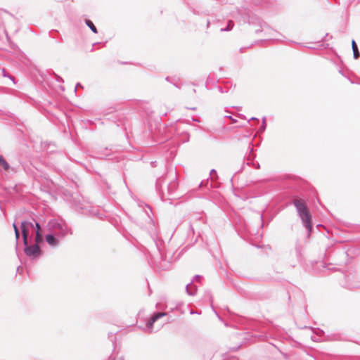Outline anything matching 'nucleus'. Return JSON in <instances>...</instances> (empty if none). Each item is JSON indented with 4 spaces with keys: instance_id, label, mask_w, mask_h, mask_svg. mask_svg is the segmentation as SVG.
Segmentation results:
<instances>
[{
    "instance_id": "45",
    "label": "nucleus",
    "mask_w": 360,
    "mask_h": 360,
    "mask_svg": "<svg viewBox=\"0 0 360 360\" xmlns=\"http://www.w3.org/2000/svg\"><path fill=\"white\" fill-rule=\"evenodd\" d=\"M54 148V147L51 146V148H49L50 150H49V152H50V153L53 152V151H54V148Z\"/></svg>"
},
{
    "instance_id": "47",
    "label": "nucleus",
    "mask_w": 360,
    "mask_h": 360,
    "mask_svg": "<svg viewBox=\"0 0 360 360\" xmlns=\"http://www.w3.org/2000/svg\"><path fill=\"white\" fill-rule=\"evenodd\" d=\"M260 219L262 221V226H263V215L262 214L260 215Z\"/></svg>"
},
{
    "instance_id": "60",
    "label": "nucleus",
    "mask_w": 360,
    "mask_h": 360,
    "mask_svg": "<svg viewBox=\"0 0 360 360\" xmlns=\"http://www.w3.org/2000/svg\"><path fill=\"white\" fill-rule=\"evenodd\" d=\"M53 32H57V33L58 32L57 30H52L51 33Z\"/></svg>"
},
{
    "instance_id": "11",
    "label": "nucleus",
    "mask_w": 360,
    "mask_h": 360,
    "mask_svg": "<svg viewBox=\"0 0 360 360\" xmlns=\"http://www.w3.org/2000/svg\"><path fill=\"white\" fill-rule=\"evenodd\" d=\"M45 239L46 243L53 248L57 247L59 244V238H58L54 233L52 232L46 234L45 236Z\"/></svg>"
},
{
    "instance_id": "1",
    "label": "nucleus",
    "mask_w": 360,
    "mask_h": 360,
    "mask_svg": "<svg viewBox=\"0 0 360 360\" xmlns=\"http://www.w3.org/2000/svg\"><path fill=\"white\" fill-rule=\"evenodd\" d=\"M65 200L70 206L77 212L86 216H96L101 219L103 214H101L98 209L93 207L88 202H86L79 193H65Z\"/></svg>"
},
{
    "instance_id": "40",
    "label": "nucleus",
    "mask_w": 360,
    "mask_h": 360,
    "mask_svg": "<svg viewBox=\"0 0 360 360\" xmlns=\"http://www.w3.org/2000/svg\"><path fill=\"white\" fill-rule=\"evenodd\" d=\"M262 124H266V117H263L262 120Z\"/></svg>"
},
{
    "instance_id": "36",
    "label": "nucleus",
    "mask_w": 360,
    "mask_h": 360,
    "mask_svg": "<svg viewBox=\"0 0 360 360\" xmlns=\"http://www.w3.org/2000/svg\"><path fill=\"white\" fill-rule=\"evenodd\" d=\"M210 176L215 175L217 178L218 177L217 171L214 169H212L210 170Z\"/></svg>"
},
{
    "instance_id": "38",
    "label": "nucleus",
    "mask_w": 360,
    "mask_h": 360,
    "mask_svg": "<svg viewBox=\"0 0 360 360\" xmlns=\"http://www.w3.org/2000/svg\"><path fill=\"white\" fill-rule=\"evenodd\" d=\"M79 87H80V88H83L82 85L79 82L77 83V84H76V86H75V91H76V90H77V88H79Z\"/></svg>"
},
{
    "instance_id": "13",
    "label": "nucleus",
    "mask_w": 360,
    "mask_h": 360,
    "mask_svg": "<svg viewBox=\"0 0 360 360\" xmlns=\"http://www.w3.org/2000/svg\"><path fill=\"white\" fill-rule=\"evenodd\" d=\"M178 187V182L176 181V177H174V179L172 180L167 185V191L169 196H172Z\"/></svg>"
},
{
    "instance_id": "31",
    "label": "nucleus",
    "mask_w": 360,
    "mask_h": 360,
    "mask_svg": "<svg viewBox=\"0 0 360 360\" xmlns=\"http://www.w3.org/2000/svg\"><path fill=\"white\" fill-rule=\"evenodd\" d=\"M52 75H53L54 79L58 82H64L63 78L60 76H59L58 75H57L56 73H55L54 72H52Z\"/></svg>"
},
{
    "instance_id": "29",
    "label": "nucleus",
    "mask_w": 360,
    "mask_h": 360,
    "mask_svg": "<svg viewBox=\"0 0 360 360\" xmlns=\"http://www.w3.org/2000/svg\"><path fill=\"white\" fill-rule=\"evenodd\" d=\"M2 76L4 77L9 78L10 79H11L13 82V83H15V78H14V77L11 76L9 73H8L4 68L2 69Z\"/></svg>"
},
{
    "instance_id": "51",
    "label": "nucleus",
    "mask_w": 360,
    "mask_h": 360,
    "mask_svg": "<svg viewBox=\"0 0 360 360\" xmlns=\"http://www.w3.org/2000/svg\"><path fill=\"white\" fill-rule=\"evenodd\" d=\"M186 139L185 141H188V138H189V135H188V134H186Z\"/></svg>"
},
{
    "instance_id": "23",
    "label": "nucleus",
    "mask_w": 360,
    "mask_h": 360,
    "mask_svg": "<svg viewBox=\"0 0 360 360\" xmlns=\"http://www.w3.org/2000/svg\"><path fill=\"white\" fill-rule=\"evenodd\" d=\"M295 252H296V257L298 259H300L302 257V246L301 244L297 241L295 244Z\"/></svg>"
},
{
    "instance_id": "63",
    "label": "nucleus",
    "mask_w": 360,
    "mask_h": 360,
    "mask_svg": "<svg viewBox=\"0 0 360 360\" xmlns=\"http://www.w3.org/2000/svg\"><path fill=\"white\" fill-rule=\"evenodd\" d=\"M233 177L232 176V177L231 178V179H230V181H231V182H232V181H233Z\"/></svg>"
},
{
    "instance_id": "42",
    "label": "nucleus",
    "mask_w": 360,
    "mask_h": 360,
    "mask_svg": "<svg viewBox=\"0 0 360 360\" xmlns=\"http://www.w3.org/2000/svg\"><path fill=\"white\" fill-rule=\"evenodd\" d=\"M146 207H147V209L150 212H152V208L150 207V206L148 205H146Z\"/></svg>"
},
{
    "instance_id": "19",
    "label": "nucleus",
    "mask_w": 360,
    "mask_h": 360,
    "mask_svg": "<svg viewBox=\"0 0 360 360\" xmlns=\"http://www.w3.org/2000/svg\"><path fill=\"white\" fill-rule=\"evenodd\" d=\"M352 51H353L354 58L358 59L360 56V52L359 51L357 44L354 39L352 40Z\"/></svg>"
},
{
    "instance_id": "27",
    "label": "nucleus",
    "mask_w": 360,
    "mask_h": 360,
    "mask_svg": "<svg viewBox=\"0 0 360 360\" xmlns=\"http://www.w3.org/2000/svg\"><path fill=\"white\" fill-rule=\"evenodd\" d=\"M333 255L334 256H340L341 257H343V258H346L347 257V253L346 251H345L344 250H341V249H338V250H335Z\"/></svg>"
},
{
    "instance_id": "9",
    "label": "nucleus",
    "mask_w": 360,
    "mask_h": 360,
    "mask_svg": "<svg viewBox=\"0 0 360 360\" xmlns=\"http://www.w3.org/2000/svg\"><path fill=\"white\" fill-rule=\"evenodd\" d=\"M343 286L349 290L356 289L360 288V281L357 280L355 275L348 274L345 276V283Z\"/></svg>"
},
{
    "instance_id": "6",
    "label": "nucleus",
    "mask_w": 360,
    "mask_h": 360,
    "mask_svg": "<svg viewBox=\"0 0 360 360\" xmlns=\"http://www.w3.org/2000/svg\"><path fill=\"white\" fill-rule=\"evenodd\" d=\"M36 222L38 221L33 218L32 221L23 220L20 222V228L22 242H26V240H32L35 226H37Z\"/></svg>"
},
{
    "instance_id": "55",
    "label": "nucleus",
    "mask_w": 360,
    "mask_h": 360,
    "mask_svg": "<svg viewBox=\"0 0 360 360\" xmlns=\"http://www.w3.org/2000/svg\"><path fill=\"white\" fill-rule=\"evenodd\" d=\"M108 360H115V359L112 358V356H110Z\"/></svg>"
},
{
    "instance_id": "59",
    "label": "nucleus",
    "mask_w": 360,
    "mask_h": 360,
    "mask_svg": "<svg viewBox=\"0 0 360 360\" xmlns=\"http://www.w3.org/2000/svg\"><path fill=\"white\" fill-rule=\"evenodd\" d=\"M6 12L7 13H8L9 15H11V16L13 17V14H11V13H8V11H6Z\"/></svg>"
},
{
    "instance_id": "16",
    "label": "nucleus",
    "mask_w": 360,
    "mask_h": 360,
    "mask_svg": "<svg viewBox=\"0 0 360 360\" xmlns=\"http://www.w3.org/2000/svg\"><path fill=\"white\" fill-rule=\"evenodd\" d=\"M165 80L169 82L170 84H173L175 87L181 89V85L179 84V78L176 77L167 76L165 77Z\"/></svg>"
},
{
    "instance_id": "44",
    "label": "nucleus",
    "mask_w": 360,
    "mask_h": 360,
    "mask_svg": "<svg viewBox=\"0 0 360 360\" xmlns=\"http://www.w3.org/2000/svg\"><path fill=\"white\" fill-rule=\"evenodd\" d=\"M252 1H253V3H254L255 4H260L259 0H252Z\"/></svg>"
},
{
    "instance_id": "46",
    "label": "nucleus",
    "mask_w": 360,
    "mask_h": 360,
    "mask_svg": "<svg viewBox=\"0 0 360 360\" xmlns=\"http://www.w3.org/2000/svg\"><path fill=\"white\" fill-rule=\"evenodd\" d=\"M250 120H257V122H259V120L255 117H252V118H250Z\"/></svg>"
},
{
    "instance_id": "54",
    "label": "nucleus",
    "mask_w": 360,
    "mask_h": 360,
    "mask_svg": "<svg viewBox=\"0 0 360 360\" xmlns=\"http://www.w3.org/2000/svg\"><path fill=\"white\" fill-rule=\"evenodd\" d=\"M146 214H147L148 217L149 218H150V214H149V213H148V210H146Z\"/></svg>"
},
{
    "instance_id": "21",
    "label": "nucleus",
    "mask_w": 360,
    "mask_h": 360,
    "mask_svg": "<svg viewBox=\"0 0 360 360\" xmlns=\"http://www.w3.org/2000/svg\"><path fill=\"white\" fill-rule=\"evenodd\" d=\"M84 23L92 31V32H94V34L98 33V30H97L96 27L95 26V25L91 20L87 19V18L85 19Z\"/></svg>"
},
{
    "instance_id": "50",
    "label": "nucleus",
    "mask_w": 360,
    "mask_h": 360,
    "mask_svg": "<svg viewBox=\"0 0 360 360\" xmlns=\"http://www.w3.org/2000/svg\"><path fill=\"white\" fill-rule=\"evenodd\" d=\"M203 185H204V181H201L200 184H199V186L202 187V186H203Z\"/></svg>"
},
{
    "instance_id": "56",
    "label": "nucleus",
    "mask_w": 360,
    "mask_h": 360,
    "mask_svg": "<svg viewBox=\"0 0 360 360\" xmlns=\"http://www.w3.org/2000/svg\"><path fill=\"white\" fill-rule=\"evenodd\" d=\"M190 109L192 110H196V107L191 108Z\"/></svg>"
},
{
    "instance_id": "35",
    "label": "nucleus",
    "mask_w": 360,
    "mask_h": 360,
    "mask_svg": "<svg viewBox=\"0 0 360 360\" xmlns=\"http://www.w3.org/2000/svg\"><path fill=\"white\" fill-rule=\"evenodd\" d=\"M224 117L229 119L232 123L237 122V120L234 119L231 115H226Z\"/></svg>"
},
{
    "instance_id": "34",
    "label": "nucleus",
    "mask_w": 360,
    "mask_h": 360,
    "mask_svg": "<svg viewBox=\"0 0 360 360\" xmlns=\"http://www.w3.org/2000/svg\"><path fill=\"white\" fill-rule=\"evenodd\" d=\"M266 129V124H262L260 127L258 129V133H263Z\"/></svg>"
},
{
    "instance_id": "41",
    "label": "nucleus",
    "mask_w": 360,
    "mask_h": 360,
    "mask_svg": "<svg viewBox=\"0 0 360 360\" xmlns=\"http://www.w3.org/2000/svg\"><path fill=\"white\" fill-rule=\"evenodd\" d=\"M351 360H360V356H354L351 358Z\"/></svg>"
},
{
    "instance_id": "8",
    "label": "nucleus",
    "mask_w": 360,
    "mask_h": 360,
    "mask_svg": "<svg viewBox=\"0 0 360 360\" xmlns=\"http://www.w3.org/2000/svg\"><path fill=\"white\" fill-rule=\"evenodd\" d=\"M32 240H26V242H22L24 245L23 252L27 257L32 259H36L41 256L42 250L37 244H30Z\"/></svg>"
},
{
    "instance_id": "33",
    "label": "nucleus",
    "mask_w": 360,
    "mask_h": 360,
    "mask_svg": "<svg viewBox=\"0 0 360 360\" xmlns=\"http://www.w3.org/2000/svg\"><path fill=\"white\" fill-rule=\"evenodd\" d=\"M32 240H34V242H35L34 244H37L38 245H39V244L44 243V238H34L33 237Z\"/></svg>"
},
{
    "instance_id": "37",
    "label": "nucleus",
    "mask_w": 360,
    "mask_h": 360,
    "mask_svg": "<svg viewBox=\"0 0 360 360\" xmlns=\"http://www.w3.org/2000/svg\"><path fill=\"white\" fill-rule=\"evenodd\" d=\"M3 31H4V33L6 34L7 41H9L11 40V37H9L6 30L5 28H4Z\"/></svg>"
},
{
    "instance_id": "49",
    "label": "nucleus",
    "mask_w": 360,
    "mask_h": 360,
    "mask_svg": "<svg viewBox=\"0 0 360 360\" xmlns=\"http://www.w3.org/2000/svg\"><path fill=\"white\" fill-rule=\"evenodd\" d=\"M210 20H207V28H209V27H210Z\"/></svg>"
},
{
    "instance_id": "64",
    "label": "nucleus",
    "mask_w": 360,
    "mask_h": 360,
    "mask_svg": "<svg viewBox=\"0 0 360 360\" xmlns=\"http://www.w3.org/2000/svg\"><path fill=\"white\" fill-rule=\"evenodd\" d=\"M158 305H159V304H158V303H157V304H156V307H157V308L158 307Z\"/></svg>"
},
{
    "instance_id": "20",
    "label": "nucleus",
    "mask_w": 360,
    "mask_h": 360,
    "mask_svg": "<svg viewBox=\"0 0 360 360\" xmlns=\"http://www.w3.org/2000/svg\"><path fill=\"white\" fill-rule=\"evenodd\" d=\"M10 167V165L8 163L6 159L1 155H0V169L8 171Z\"/></svg>"
},
{
    "instance_id": "25",
    "label": "nucleus",
    "mask_w": 360,
    "mask_h": 360,
    "mask_svg": "<svg viewBox=\"0 0 360 360\" xmlns=\"http://www.w3.org/2000/svg\"><path fill=\"white\" fill-rule=\"evenodd\" d=\"M234 27V22L231 20H229L227 22V25L224 27H221L220 29L221 32H229L231 31Z\"/></svg>"
},
{
    "instance_id": "48",
    "label": "nucleus",
    "mask_w": 360,
    "mask_h": 360,
    "mask_svg": "<svg viewBox=\"0 0 360 360\" xmlns=\"http://www.w3.org/2000/svg\"><path fill=\"white\" fill-rule=\"evenodd\" d=\"M292 182H294V179H292L291 178H289V183L292 184Z\"/></svg>"
},
{
    "instance_id": "39",
    "label": "nucleus",
    "mask_w": 360,
    "mask_h": 360,
    "mask_svg": "<svg viewBox=\"0 0 360 360\" xmlns=\"http://www.w3.org/2000/svg\"><path fill=\"white\" fill-rule=\"evenodd\" d=\"M263 31L262 27H260L259 29H257L255 30L256 34H259V32H262Z\"/></svg>"
},
{
    "instance_id": "14",
    "label": "nucleus",
    "mask_w": 360,
    "mask_h": 360,
    "mask_svg": "<svg viewBox=\"0 0 360 360\" xmlns=\"http://www.w3.org/2000/svg\"><path fill=\"white\" fill-rule=\"evenodd\" d=\"M160 255L162 261L164 262L162 264L161 262L158 265V268L162 270H167L169 269L170 266V262L167 261L166 255H165L162 252L160 251Z\"/></svg>"
},
{
    "instance_id": "62",
    "label": "nucleus",
    "mask_w": 360,
    "mask_h": 360,
    "mask_svg": "<svg viewBox=\"0 0 360 360\" xmlns=\"http://www.w3.org/2000/svg\"><path fill=\"white\" fill-rule=\"evenodd\" d=\"M210 302L212 304V297H210Z\"/></svg>"
},
{
    "instance_id": "43",
    "label": "nucleus",
    "mask_w": 360,
    "mask_h": 360,
    "mask_svg": "<svg viewBox=\"0 0 360 360\" xmlns=\"http://www.w3.org/2000/svg\"><path fill=\"white\" fill-rule=\"evenodd\" d=\"M240 345L238 346L237 347H233L231 349L232 351H237L238 348H240Z\"/></svg>"
},
{
    "instance_id": "5",
    "label": "nucleus",
    "mask_w": 360,
    "mask_h": 360,
    "mask_svg": "<svg viewBox=\"0 0 360 360\" xmlns=\"http://www.w3.org/2000/svg\"><path fill=\"white\" fill-rule=\"evenodd\" d=\"M49 230L58 238L62 239L68 234L72 235L71 228L63 219H51L48 223Z\"/></svg>"
},
{
    "instance_id": "61",
    "label": "nucleus",
    "mask_w": 360,
    "mask_h": 360,
    "mask_svg": "<svg viewBox=\"0 0 360 360\" xmlns=\"http://www.w3.org/2000/svg\"><path fill=\"white\" fill-rule=\"evenodd\" d=\"M319 226H323V225L322 224H318L317 227H319Z\"/></svg>"
},
{
    "instance_id": "58",
    "label": "nucleus",
    "mask_w": 360,
    "mask_h": 360,
    "mask_svg": "<svg viewBox=\"0 0 360 360\" xmlns=\"http://www.w3.org/2000/svg\"><path fill=\"white\" fill-rule=\"evenodd\" d=\"M115 342H116V339L115 338V339L112 340V343H113V344H115Z\"/></svg>"
},
{
    "instance_id": "12",
    "label": "nucleus",
    "mask_w": 360,
    "mask_h": 360,
    "mask_svg": "<svg viewBox=\"0 0 360 360\" xmlns=\"http://www.w3.org/2000/svg\"><path fill=\"white\" fill-rule=\"evenodd\" d=\"M164 182L165 178L163 176L158 178L155 181V189L162 200H164L165 198V193L162 188V186Z\"/></svg>"
},
{
    "instance_id": "30",
    "label": "nucleus",
    "mask_w": 360,
    "mask_h": 360,
    "mask_svg": "<svg viewBox=\"0 0 360 360\" xmlns=\"http://www.w3.org/2000/svg\"><path fill=\"white\" fill-rule=\"evenodd\" d=\"M51 146L56 147L55 144L51 142L46 141L42 143V147L46 150H49Z\"/></svg>"
},
{
    "instance_id": "57",
    "label": "nucleus",
    "mask_w": 360,
    "mask_h": 360,
    "mask_svg": "<svg viewBox=\"0 0 360 360\" xmlns=\"http://www.w3.org/2000/svg\"><path fill=\"white\" fill-rule=\"evenodd\" d=\"M309 49H316V47L314 46H307Z\"/></svg>"
},
{
    "instance_id": "53",
    "label": "nucleus",
    "mask_w": 360,
    "mask_h": 360,
    "mask_svg": "<svg viewBox=\"0 0 360 360\" xmlns=\"http://www.w3.org/2000/svg\"><path fill=\"white\" fill-rule=\"evenodd\" d=\"M214 312L217 314V317L221 320V319L220 316L217 313L216 311H214Z\"/></svg>"
},
{
    "instance_id": "2",
    "label": "nucleus",
    "mask_w": 360,
    "mask_h": 360,
    "mask_svg": "<svg viewBox=\"0 0 360 360\" xmlns=\"http://www.w3.org/2000/svg\"><path fill=\"white\" fill-rule=\"evenodd\" d=\"M292 204L296 207L302 224L307 230L308 236H309L313 229L312 217L306 201L302 198H295L292 201Z\"/></svg>"
},
{
    "instance_id": "7",
    "label": "nucleus",
    "mask_w": 360,
    "mask_h": 360,
    "mask_svg": "<svg viewBox=\"0 0 360 360\" xmlns=\"http://www.w3.org/2000/svg\"><path fill=\"white\" fill-rule=\"evenodd\" d=\"M248 153L245 154L242 160V164L240 168L236 172V174L240 173L245 169V165L252 166L255 169H259L260 165L258 162H255L254 160L256 157L254 153L253 143L250 141L248 146Z\"/></svg>"
},
{
    "instance_id": "32",
    "label": "nucleus",
    "mask_w": 360,
    "mask_h": 360,
    "mask_svg": "<svg viewBox=\"0 0 360 360\" xmlns=\"http://www.w3.org/2000/svg\"><path fill=\"white\" fill-rule=\"evenodd\" d=\"M328 36V34H326V35L323 37V38L319 42V43L321 42V44L320 45V46L323 47L325 49L328 46V44L325 45L323 44V41H325L326 40V38Z\"/></svg>"
},
{
    "instance_id": "26",
    "label": "nucleus",
    "mask_w": 360,
    "mask_h": 360,
    "mask_svg": "<svg viewBox=\"0 0 360 360\" xmlns=\"http://www.w3.org/2000/svg\"><path fill=\"white\" fill-rule=\"evenodd\" d=\"M219 80H215L214 78H212L210 76H208L205 82V87L207 89L210 90L212 88L209 86L210 84H215L218 83Z\"/></svg>"
},
{
    "instance_id": "10",
    "label": "nucleus",
    "mask_w": 360,
    "mask_h": 360,
    "mask_svg": "<svg viewBox=\"0 0 360 360\" xmlns=\"http://www.w3.org/2000/svg\"><path fill=\"white\" fill-rule=\"evenodd\" d=\"M202 278V276L200 275H195L193 279L186 285V291L188 295L193 296L196 294L197 292V286L193 284V282L200 281Z\"/></svg>"
},
{
    "instance_id": "4",
    "label": "nucleus",
    "mask_w": 360,
    "mask_h": 360,
    "mask_svg": "<svg viewBox=\"0 0 360 360\" xmlns=\"http://www.w3.org/2000/svg\"><path fill=\"white\" fill-rule=\"evenodd\" d=\"M236 19L243 23L252 25H259L261 27H269V25L264 22L258 15L255 14L248 8L242 7L237 9Z\"/></svg>"
},
{
    "instance_id": "17",
    "label": "nucleus",
    "mask_w": 360,
    "mask_h": 360,
    "mask_svg": "<svg viewBox=\"0 0 360 360\" xmlns=\"http://www.w3.org/2000/svg\"><path fill=\"white\" fill-rule=\"evenodd\" d=\"M13 230H14L15 236V240H16L15 251H16V253H18V240L20 239V228L19 229V227L17 226V224L15 222L13 224ZM17 255H18V254H17Z\"/></svg>"
},
{
    "instance_id": "24",
    "label": "nucleus",
    "mask_w": 360,
    "mask_h": 360,
    "mask_svg": "<svg viewBox=\"0 0 360 360\" xmlns=\"http://www.w3.org/2000/svg\"><path fill=\"white\" fill-rule=\"evenodd\" d=\"M36 224L37 226H35V230L34 231V234L35 235L34 238H44L39 223L36 222Z\"/></svg>"
},
{
    "instance_id": "22",
    "label": "nucleus",
    "mask_w": 360,
    "mask_h": 360,
    "mask_svg": "<svg viewBox=\"0 0 360 360\" xmlns=\"http://www.w3.org/2000/svg\"><path fill=\"white\" fill-rule=\"evenodd\" d=\"M167 315V313L166 312H160V311H155L150 319L156 322L159 319L163 317V316H165Z\"/></svg>"
},
{
    "instance_id": "52",
    "label": "nucleus",
    "mask_w": 360,
    "mask_h": 360,
    "mask_svg": "<svg viewBox=\"0 0 360 360\" xmlns=\"http://www.w3.org/2000/svg\"><path fill=\"white\" fill-rule=\"evenodd\" d=\"M117 360H124V356H121L120 357H119L117 359Z\"/></svg>"
},
{
    "instance_id": "18",
    "label": "nucleus",
    "mask_w": 360,
    "mask_h": 360,
    "mask_svg": "<svg viewBox=\"0 0 360 360\" xmlns=\"http://www.w3.org/2000/svg\"><path fill=\"white\" fill-rule=\"evenodd\" d=\"M184 2L187 5L188 8L194 13L199 14V12L196 11L195 8V0H183Z\"/></svg>"
},
{
    "instance_id": "28",
    "label": "nucleus",
    "mask_w": 360,
    "mask_h": 360,
    "mask_svg": "<svg viewBox=\"0 0 360 360\" xmlns=\"http://www.w3.org/2000/svg\"><path fill=\"white\" fill-rule=\"evenodd\" d=\"M154 323H155V321H153L151 319H148L146 322V327L150 330L149 331L150 333L152 332Z\"/></svg>"
},
{
    "instance_id": "3",
    "label": "nucleus",
    "mask_w": 360,
    "mask_h": 360,
    "mask_svg": "<svg viewBox=\"0 0 360 360\" xmlns=\"http://www.w3.org/2000/svg\"><path fill=\"white\" fill-rule=\"evenodd\" d=\"M251 327L253 330V333L251 335L253 339L252 342H255L256 340L266 341L269 338H274L276 337L274 333L275 328L273 326L254 321Z\"/></svg>"
},
{
    "instance_id": "15",
    "label": "nucleus",
    "mask_w": 360,
    "mask_h": 360,
    "mask_svg": "<svg viewBox=\"0 0 360 360\" xmlns=\"http://www.w3.org/2000/svg\"><path fill=\"white\" fill-rule=\"evenodd\" d=\"M222 83L224 85V86H222L221 85H215V88H217V90L221 94L228 93L232 85L230 84V82L229 81L223 82Z\"/></svg>"
}]
</instances>
